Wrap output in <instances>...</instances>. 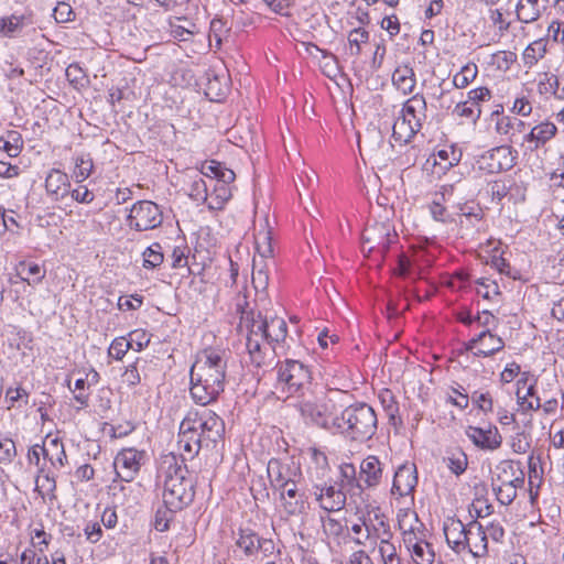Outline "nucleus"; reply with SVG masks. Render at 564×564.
Wrapping results in <instances>:
<instances>
[{
    "mask_svg": "<svg viewBox=\"0 0 564 564\" xmlns=\"http://www.w3.org/2000/svg\"><path fill=\"white\" fill-rule=\"evenodd\" d=\"M510 446L516 454L527 453L531 447L530 434L524 431H517L514 435L511 436Z\"/></svg>",
    "mask_w": 564,
    "mask_h": 564,
    "instance_id": "4d7b16f0",
    "label": "nucleus"
},
{
    "mask_svg": "<svg viewBox=\"0 0 564 564\" xmlns=\"http://www.w3.org/2000/svg\"><path fill=\"white\" fill-rule=\"evenodd\" d=\"M490 98L491 94L487 87H477L468 91L466 100L476 107H480L481 101L489 100Z\"/></svg>",
    "mask_w": 564,
    "mask_h": 564,
    "instance_id": "774afa93",
    "label": "nucleus"
},
{
    "mask_svg": "<svg viewBox=\"0 0 564 564\" xmlns=\"http://www.w3.org/2000/svg\"><path fill=\"white\" fill-rule=\"evenodd\" d=\"M377 423L376 412L370 405L356 403L335 415L332 426L349 441L366 442L376 434Z\"/></svg>",
    "mask_w": 564,
    "mask_h": 564,
    "instance_id": "f03ea898",
    "label": "nucleus"
},
{
    "mask_svg": "<svg viewBox=\"0 0 564 564\" xmlns=\"http://www.w3.org/2000/svg\"><path fill=\"white\" fill-rule=\"evenodd\" d=\"M270 260H263L261 258H253L252 260V285L257 292V303L265 308L267 289L269 285V265Z\"/></svg>",
    "mask_w": 564,
    "mask_h": 564,
    "instance_id": "dca6fc26",
    "label": "nucleus"
},
{
    "mask_svg": "<svg viewBox=\"0 0 564 564\" xmlns=\"http://www.w3.org/2000/svg\"><path fill=\"white\" fill-rule=\"evenodd\" d=\"M300 411H301L302 416L306 421H308L317 426L326 427L327 421L323 414L322 409L317 404L308 402V401L302 402L300 404Z\"/></svg>",
    "mask_w": 564,
    "mask_h": 564,
    "instance_id": "a19ab883",
    "label": "nucleus"
},
{
    "mask_svg": "<svg viewBox=\"0 0 564 564\" xmlns=\"http://www.w3.org/2000/svg\"><path fill=\"white\" fill-rule=\"evenodd\" d=\"M492 490L498 501L503 506H509L517 497V491L511 484H507L505 480H497V478L492 480Z\"/></svg>",
    "mask_w": 564,
    "mask_h": 564,
    "instance_id": "c03bdc74",
    "label": "nucleus"
},
{
    "mask_svg": "<svg viewBox=\"0 0 564 564\" xmlns=\"http://www.w3.org/2000/svg\"><path fill=\"white\" fill-rule=\"evenodd\" d=\"M516 61V53L510 51H498L490 55L489 64L499 70L507 72Z\"/></svg>",
    "mask_w": 564,
    "mask_h": 564,
    "instance_id": "09e8293b",
    "label": "nucleus"
},
{
    "mask_svg": "<svg viewBox=\"0 0 564 564\" xmlns=\"http://www.w3.org/2000/svg\"><path fill=\"white\" fill-rule=\"evenodd\" d=\"M308 498V492H302L299 498L283 500V508L290 516H296L305 511V503Z\"/></svg>",
    "mask_w": 564,
    "mask_h": 564,
    "instance_id": "13d9d810",
    "label": "nucleus"
},
{
    "mask_svg": "<svg viewBox=\"0 0 564 564\" xmlns=\"http://www.w3.org/2000/svg\"><path fill=\"white\" fill-rule=\"evenodd\" d=\"M53 17L57 23H65L74 19V11L66 2H58L53 10Z\"/></svg>",
    "mask_w": 564,
    "mask_h": 564,
    "instance_id": "338daca9",
    "label": "nucleus"
},
{
    "mask_svg": "<svg viewBox=\"0 0 564 564\" xmlns=\"http://www.w3.org/2000/svg\"><path fill=\"white\" fill-rule=\"evenodd\" d=\"M231 197V189L224 183H215L208 196V208L219 210Z\"/></svg>",
    "mask_w": 564,
    "mask_h": 564,
    "instance_id": "58836bf2",
    "label": "nucleus"
},
{
    "mask_svg": "<svg viewBox=\"0 0 564 564\" xmlns=\"http://www.w3.org/2000/svg\"><path fill=\"white\" fill-rule=\"evenodd\" d=\"M525 127V123L516 118L503 116L497 119L496 122V131L500 135H508L514 129H522Z\"/></svg>",
    "mask_w": 564,
    "mask_h": 564,
    "instance_id": "6e6d98bb",
    "label": "nucleus"
},
{
    "mask_svg": "<svg viewBox=\"0 0 564 564\" xmlns=\"http://www.w3.org/2000/svg\"><path fill=\"white\" fill-rule=\"evenodd\" d=\"M445 460L448 469L456 476L462 475L468 465L467 455L462 451H455L451 453V455L446 457Z\"/></svg>",
    "mask_w": 564,
    "mask_h": 564,
    "instance_id": "603ef678",
    "label": "nucleus"
},
{
    "mask_svg": "<svg viewBox=\"0 0 564 564\" xmlns=\"http://www.w3.org/2000/svg\"><path fill=\"white\" fill-rule=\"evenodd\" d=\"M145 454L143 451L135 448H123L115 457L113 466L118 477L121 481L113 480L110 486L112 502L123 505V497L127 491H131L130 485H124L122 481L130 482L139 473L142 460Z\"/></svg>",
    "mask_w": 564,
    "mask_h": 564,
    "instance_id": "39448f33",
    "label": "nucleus"
},
{
    "mask_svg": "<svg viewBox=\"0 0 564 564\" xmlns=\"http://www.w3.org/2000/svg\"><path fill=\"white\" fill-rule=\"evenodd\" d=\"M226 361L220 355H203L191 368V380L207 383L224 391Z\"/></svg>",
    "mask_w": 564,
    "mask_h": 564,
    "instance_id": "0eeeda50",
    "label": "nucleus"
},
{
    "mask_svg": "<svg viewBox=\"0 0 564 564\" xmlns=\"http://www.w3.org/2000/svg\"><path fill=\"white\" fill-rule=\"evenodd\" d=\"M364 143L368 147L370 153L373 156H378L379 152L383 150H388L389 145L384 142L381 131L378 129H372L368 132V134L364 139Z\"/></svg>",
    "mask_w": 564,
    "mask_h": 564,
    "instance_id": "8fccbe9b",
    "label": "nucleus"
},
{
    "mask_svg": "<svg viewBox=\"0 0 564 564\" xmlns=\"http://www.w3.org/2000/svg\"><path fill=\"white\" fill-rule=\"evenodd\" d=\"M557 132V127L551 121H543L534 126L523 135L522 145L528 144L531 152L544 147Z\"/></svg>",
    "mask_w": 564,
    "mask_h": 564,
    "instance_id": "f3484780",
    "label": "nucleus"
},
{
    "mask_svg": "<svg viewBox=\"0 0 564 564\" xmlns=\"http://www.w3.org/2000/svg\"><path fill=\"white\" fill-rule=\"evenodd\" d=\"M185 417L195 427L206 447L223 437L225 424L215 412L208 409L189 410Z\"/></svg>",
    "mask_w": 564,
    "mask_h": 564,
    "instance_id": "423d86ee",
    "label": "nucleus"
},
{
    "mask_svg": "<svg viewBox=\"0 0 564 564\" xmlns=\"http://www.w3.org/2000/svg\"><path fill=\"white\" fill-rule=\"evenodd\" d=\"M69 185L68 175L56 169L50 171L45 178L46 192L56 200L68 194Z\"/></svg>",
    "mask_w": 564,
    "mask_h": 564,
    "instance_id": "b1692460",
    "label": "nucleus"
},
{
    "mask_svg": "<svg viewBox=\"0 0 564 564\" xmlns=\"http://www.w3.org/2000/svg\"><path fill=\"white\" fill-rule=\"evenodd\" d=\"M227 32L226 23L220 18H215L210 22L209 29V42H216V46L219 47L223 41V34Z\"/></svg>",
    "mask_w": 564,
    "mask_h": 564,
    "instance_id": "0e129e2a",
    "label": "nucleus"
},
{
    "mask_svg": "<svg viewBox=\"0 0 564 564\" xmlns=\"http://www.w3.org/2000/svg\"><path fill=\"white\" fill-rule=\"evenodd\" d=\"M191 395L193 400L203 406L214 401L223 390L216 389L207 383L191 380Z\"/></svg>",
    "mask_w": 564,
    "mask_h": 564,
    "instance_id": "c756f323",
    "label": "nucleus"
},
{
    "mask_svg": "<svg viewBox=\"0 0 564 564\" xmlns=\"http://www.w3.org/2000/svg\"><path fill=\"white\" fill-rule=\"evenodd\" d=\"M94 169V163L91 158L88 154H82L75 159V167L73 171V177L76 183H82L86 181Z\"/></svg>",
    "mask_w": 564,
    "mask_h": 564,
    "instance_id": "37998d69",
    "label": "nucleus"
},
{
    "mask_svg": "<svg viewBox=\"0 0 564 564\" xmlns=\"http://www.w3.org/2000/svg\"><path fill=\"white\" fill-rule=\"evenodd\" d=\"M392 85L403 95H410L416 85L415 74L409 65H399L392 74Z\"/></svg>",
    "mask_w": 564,
    "mask_h": 564,
    "instance_id": "bb28decb",
    "label": "nucleus"
},
{
    "mask_svg": "<svg viewBox=\"0 0 564 564\" xmlns=\"http://www.w3.org/2000/svg\"><path fill=\"white\" fill-rule=\"evenodd\" d=\"M420 130V127L398 117L392 127V138L400 144L408 143Z\"/></svg>",
    "mask_w": 564,
    "mask_h": 564,
    "instance_id": "72a5a7b5",
    "label": "nucleus"
},
{
    "mask_svg": "<svg viewBox=\"0 0 564 564\" xmlns=\"http://www.w3.org/2000/svg\"><path fill=\"white\" fill-rule=\"evenodd\" d=\"M516 153L509 145L496 147L485 152L477 163L480 170L488 173L508 171L516 163Z\"/></svg>",
    "mask_w": 564,
    "mask_h": 564,
    "instance_id": "9d476101",
    "label": "nucleus"
},
{
    "mask_svg": "<svg viewBox=\"0 0 564 564\" xmlns=\"http://www.w3.org/2000/svg\"><path fill=\"white\" fill-rule=\"evenodd\" d=\"M268 477L275 489H284L291 485V470L281 460L272 458L267 467Z\"/></svg>",
    "mask_w": 564,
    "mask_h": 564,
    "instance_id": "393cba45",
    "label": "nucleus"
},
{
    "mask_svg": "<svg viewBox=\"0 0 564 564\" xmlns=\"http://www.w3.org/2000/svg\"><path fill=\"white\" fill-rule=\"evenodd\" d=\"M412 557L416 564H433L435 553L433 546L426 542H420V545L414 547L412 551Z\"/></svg>",
    "mask_w": 564,
    "mask_h": 564,
    "instance_id": "3c124183",
    "label": "nucleus"
},
{
    "mask_svg": "<svg viewBox=\"0 0 564 564\" xmlns=\"http://www.w3.org/2000/svg\"><path fill=\"white\" fill-rule=\"evenodd\" d=\"M491 265L498 270L501 274H506L507 276L517 280L520 278L519 270L512 268L505 258L502 257H494L491 261Z\"/></svg>",
    "mask_w": 564,
    "mask_h": 564,
    "instance_id": "69168bd1",
    "label": "nucleus"
},
{
    "mask_svg": "<svg viewBox=\"0 0 564 564\" xmlns=\"http://www.w3.org/2000/svg\"><path fill=\"white\" fill-rule=\"evenodd\" d=\"M466 435L477 447L482 449H497L502 442V437L496 426H489L488 429L468 426Z\"/></svg>",
    "mask_w": 564,
    "mask_h": 564,
    "instance_id": "6ab92c4d",
    "label": "nucleus"
},
{
    "mask_svg": "<svg viewBox=\"0 0 564 564\" xmlns=\"http://www.w3.org/2000/svg\"><path fill=\"white\" fill-rule=\"evenodd\" d=\"M382 466L377 456L369 455L360 464L359 481L368 488L377 487L382 478Z\"/></svg>",
    "mask_w": 564,
    "mask_h": 564,
    "instance_id": "412c9836",
    "label": "nucleus"
},
{
    "mask_svg": "<svg viewBox=\"0 0 564 564\" xmlns=\"http://www.w3.org/2000/svg\"><path fill=\"white\" fill-rule=\"evenodd\" d=\"M525 380H519L518 381V390H517V399L519 404L522 406L523 410H539L541 408L540 398L535 397L534 394V387L531 384L527 388V391L524 394H521V388L520 384L525 386Z\"/></svg>",
    "mask_w": 564,
    "mask_h": 564,
    "instance_id": "79ce46f5",
    "label": "nucleus"
},
{
    "mask_svg": "<svg viewBox=\"0 0 564 564\" xmlns=\"http://www.w3.org/2000/svg\"><path fill=\"white\" fill-rule=\"evenodd\" d=\"M259 535L251 529L240 528L237 532L236 545L243 551L247 556L257 552Z\"/></svg>",
    "mask_w": 564,
    "mask_h": 564,
    "instance_id": "c9c22d12",
    "label": "nucleus"
},
{
    "mask_svg": "<svg viewBox=\"0 0 564 564\" xmlns=\"http://www.w3.org/2000/svg\"><path fill=\"white\" fill-rule=\"evenodd\" d=\"M286 334L288 327L283 318L269 315L268 312L263 315L262 311H259L258 318H252L249 326L247 350L248 352H259L262 347L261 343H263V349L275 351L283 348L281 343L285 340Z\"/></svg>",
    "mask_w": 564,
    "mask_h": 564,
    "instance_id": "7ed1b4c3",
    "label": "nucleus"
},
{
    "mask_svg": "<svg viewBox=\"0 0 564 564\" xmlns=\"http://www.w3.org/2000/svg\"><path fill=\"white\" fill-rule=\"evenodd\" d=\"M307 492L315 497L325 511H339L345 507L346 495L335 486L313 485Z\"/></svg>",
    "mask_w": 564,
    "mask_h": 564,
    "instance_id": "f8f14e48",
    "label": "nucleus"
},
{
    "mask_svg": "<svg viewBox=\"0 0 564 564\" xmlns=\"http://www.w3.org/2000/svg\"><path fill=\"white\" fill-rule=\"evenodd\" d=\"M254 248L256 253L253 258H261L263 260H270L273 264V247H272V228L269 225L268 217H264L259 228L254 227Z\"/></svg>",
    "mask_w": 564,
    "mask_h": 564,
    "instance_id": "a211bd4d",
    "label": "nucleus"
},
{
    "mask_svg": "<svg viewBox=\"0 0 564 564\" xmlns=\"http://www.w3.org/2000/svg\"><path fill=\"white\" fill-rule=\"evenodd\" d=\"M32 19L30 14L15 15L0 19V33L4 36L12 37L20 33L26 25H31Z\"/></svg>",
    "mask_w": 564,
    "mask_h": 564,
    "instance_id": "7c9ffc66",
    "label": "nucleus"
},
{
    "mask_svg": "<svg viewBox=\"0 0 564 564\" xmlns=\"http://www.w3.org/2000/svg\"><path fill=\"white\" fill-rule=\"evenodd\" d=\"M17 456V447L11 438H0V463L10 464Z\"/></svg>",
    "mask_w": 564,
    "mask_h": 564,
    "instance_id": "680f3d73",
    "label": "nucleus"
},
{
    "mask_svg": "<svg viewBox=\"0 0 564 564\" xmlns=\"http://www.w3.org/2000/svg\"><path fill=\"white\" fill-rule=\"evenodd\" d=\"M22 148L23 139L18 131L10 130L6 137H0V150L6 151L9 156L17 158L21 153Z\"/></svg>",
    "mask_w": 564,
    "mask_h": 564,
    "instance_id": "4c0bfd02",
    "label": "nucleus"
},
{
    "mask_svg": "<svg viewBox=\"0 0 564 564\" xmlns=\"http://www.w3.org/2000/svg\"><path fill=\"white\" fill-rule=\"evenodd\" d=\"M26 268V262L25 261H20L19 264L17 265V275L24 282H28V284L30 285H37L40 284L44 276H45V271L42 270V268L36 264V263H32L28 267V275H34L35 278L33 280H30L28 276L23 275V271L25 270Z\"/></svg>",
    "mask_w": 564,
    "mask_h": 564,
    "instance_id": "49530a36",
    "label": "nucleus"
},
{
    "mask_svg": "<svg viewBox=\"0 0 564 564\" xmlns=\"http://www.w3.org/2000/svg\"><path fill=\"white\" fill-rule=\"evenodd\" d=\"M443 531L448 546L457 554L467 551L470 546L471 538L468 535L471 534L470 529L459 519L447 518L444 521Z\"/></svg>",
    "mask_w": 564,
    "mask_h": 564,
    "instance_id": "9b49d317",
    "label": "nucleus"
},
{
    "mask_svg": "<svg viewBox=\"0 0 564 564\" xmlns=\"http://www.w3.org/2000/svg\"><path fill=\"white\" fill-rule=\"evenodd\" d=\"M278 382L275 391L278 399L286 400L294 395H304L311 384V371L302 361L286 359L276 366Z\"/></svg>",
    "mask_w": 564,
    "mask_h": 564,
    "instance_id": "20e7f679",
    "label": "nucleus"
},
{
    "mask_svg": "<svg viewBox=\"0 0 564 564\" xmlns=\"http://www.w3.org/2000/svg\"><path fill=\"white\" fill-rule=\"evenodd\" d=\"M547 53V40L540 39L530 43L522 53L524 67L532 68Z\"/></svg>",
    "mask_w": 564,
    "mask_h": 564,
    "instance_id": "2f4dec72",
    "label": "nucleus"
},
{
    "mask_svg": "<svg viewBox=\"0 0 564 564\" xmlns=\"http://www.w3.org/2000/svg\"><path fill=\"white\" fill-rule=\"evenodd\" d=\"M41 447H43V451H41V455H43L44 458L48 459L52 465H64V462L66 460V453L62 441L55 437L48 442L47 446L41 445Z\"/></svg>",
    "mask_w": 564,
    "mask_h": 564,
    "instance_id": "e433bc0d",
    "label": "nucleus"
},
{
    "mask_svg": "<svg viewBox=\"0 0 564 564\" xmlns=\"http://www.w3.org/2000/svg\"><path fill=\"white\" fill-rule=\"evenodd\" d=\"M399 527L403 532V542L409 551L425 541V530L416 513H404L399 518Z\"/></svg>",
    "mask_w": 564,
    "mask_h": 564,
    "instance_id": "ddd939ff",
    "label": "nucleus"
},
{
    "mask_svg": "<svg viewBox=\"0 0 564 564\" xmlns=\"http://www.w3.org/2000/svg\"><path fill=\"white\" fill-rule=\"evenodd\" d=\"M158 480L163 487V503L171 513L183 510L194 500V480L188 476L184 458H178L173 453L162 456Z\"/></svg>",
    "mask_w": 564,
    "mask_h": 564,
    "instance_id": "f257e3e1",
    "label": "nucleus"
},
{
    "mask_svg": "<svg viewBox=\"0 0 564 564\" xmlns=\"http://www.w3.org/2000/svg\"><path fill=\"white\" fill-rule=\"evenodd\" d=\"M463 156V152L455 145H448L438 150L434 155V165L438 166L442 172L457 165Z\"/></svg>",
    "mask_w": 564,
    "mask_h": 564,
    "instance_id": "c85d7f7f",
    "label": "nucleus"
},
{
    "mask_svg": "<svg viewBox=\"0 0 564 564\" xmlns=\"http://www.w3.org/2000/svg\"><path fill=\"white\" fill-rule=\"evenodd\" d=\"M453 113L459 118H465L471 122H476L480 118L481 109L480 107L469 104L467 100H463L455 106Z\"/></svg>",
    "mask_w": 564,
    "mask_h": 564,
    "instance_id": "864d4df0",
    "label": "nucleus"
},
{
    "mask_svg": "<svg viewBox=\"0 0 564 564\" xmlns=\"http://www.w3.org/2000/svg\"><path fill=\"white\" fill-rule=\"evenodd\" d=\"M503 348L501 338L495 336L488 329H484L470 339L467 349H477V352H499Z\"/></svg>",
    "mask_w": 564,
    "mask_h": 564,
    "instance_id": "a878e982",
    "label": "nucleus"
},
{
    "mask_svg": "<svg viewBox=\"0 0 564 564\" xmlns=\"http://www.w3.org/2000/svg\"><path fill=\"white\" fill-rule=\"evenodd\" d=\"M177 444L178 448L183 452L184 460L186 457L194 458L199 453L200 448L205 446V442L196 433L195 427L191 425L186 417H184L180 424Z\"/></svg>",
    "mask_w": 564,
    "mask_h": 564,
    "instance_id": "4468645a",
    "label": "nucleus"
},
{
    "mask_svg": "<svg viewBox=\"0 0 564 564\" xmlns=\"http://www.w3.org/2000/svg\"><path fill=\"white\" fill-rule=\"evenodd\" d=\"M478 74L477 65L474 63L466 64L460 68L458 73L453 76V85L463 89L467 87L471 82L475 80Z\"/></svg>",
    "mask_w": 564,
    "mask_h": 564,
    "instance_id": "a18cd8bd",
    "label": "nucleus"
},
{
    "mask_svg": "<svg viewBox=\"0 0 564 564\" xmlns=\"http://www.w3.org/2000/svg\"><path fill=\"white\" fill-rule=\"evenodd\" d=\"M379 524L382 528V533H378V539L380 540L379 553L382 561L398 557L395 546L390 542L392 538L390 525L382 520L379 521Z\"/></svg>",
    "mask_w": 564,
    "mask_h": 564,
    "instance_id": "f704fd0d",
    "label": "nucleus"
},
{
    "mask_svg": "<svg viewBox=\"0 0 564 564\" xmlns=\"http://www.w3.org/2000/svg\"><path fill=\"white\" fill-rule=\"evenodd\" d=\"M208 184L199 177L191 185L189 196L196 202H204L208 205Z\"/></svg>",
    "mask_w": 564,
    "mask_h": 564,
    "instance_id": "bf43d9fd",
    "label": "nucleus"
},
{
    "mask_svg": "<svg viewBox=\"0 0 564 564\" xmlns=\"http://www.w3.org/2000/svg\"><path fill=\"white\" fill-rule=\"evenodd\" d=\"M163 221L160 207L151 200H139L130 209L128 225L138 231L151 230Z\"/></svg>",
    "mask_w": 564,
    "mask_h": 564,
    "instance_id": "6e6552de",
    "label": "nucleus"
},
{
    "mask_svg": "<svg viewBox=\"0 0 564 564\" xmlns=\"http://www.w3.org/2000/svg\"><path fill=\"white\" fill-rule=\"evenodd\" d=\"M497 480H505L507 484H511L516 491L521 488L524 484V473L521 469H516L510 462H503L497 468Z\"/></svg>",
    "mask_w": 564,
    "mask_h": 564,
    "instance_id": "473e14b6",
    "label": "nucleus"
},
{
    "mask_svg": "<svg viewBox=\"0 0 564 564\" xmlns=\"http://www.w3.org/2000/svg\"><path fill=\"white\" fill-rule=\"evenodd\" d=\"M426 100L423 95L416 94L409 98L400 112V118L410 121L415 127L422 128L423 122L426 120Z\"/></svg>",
    "mask_w": 564,
    "mask_h": 564,
    "instance_id": "aec40b11",
    "label": "nucleus"
},
{
    "mask_svg": "<svg viewBox=\"0 0 564 564\" xmlns=\"http://www.w3.org/2000/svg\"><path fill=\"white\" fill-rule=\"evenodd\" d=\"M369 40V33L362 29L357 28L349 32L347 37V53L350 56H358L361 53V45L367 44Z\"/></svg>",
    "mask_w": 564,
    "mask_h": 564,
    "instance_id": "ea45409f",
    "label": "nucleus"
},
{
    "mask_svg": "<svg viewBox=\"0 0 564 564\" xmlns=\"http://www.w3.org/2000/svg\"><path fill=\"white\" fill-rule=\"evenodd\" d=\"M456 189H458V187L455 185H444L442 186L441 192L435 195V198L430 205V212L434 220L443 224H447L453 220L451 214L443 206V203L449 202Z\"/></svg>",
    "mask_w": 564,
    "mask_h": 564,
    "instance_id": "4be33fe9",
    "label": "nucleus"
},
{
    "mask_svg": "<svg viewBox=\"0 0 564 564\" xmlns=\"http://www.w3.org/2000/svg\"><path fill=\"white\" fill-rule=\"evenodd\" d=\"M543 6H540L539 0H519L516 6L517 19L525 24L533 23L540 19Z\"/></svg>",
    "mask_w": 564,
    "mask_h": 564,
    "instance_id": "cd10ccee",
    "label": "nucleus"
},
{
    "mask_svg": "<svg viewBox=\"0 0 564 564\" xmlns=\"http://www.w3.org/2000/svg\"><path fill=\"white\" fill-rule=\"evenodd\" d=\"M417 485L416 467L412 463L401 465L394 473L392 494L399 497L411 495Z\"/></svg>",
    "mask_w": 564,
    "mask_h": 564,
    "instance_id": "2eb2a0df",
    "label": "nucleus"
},
{
    "mask_svg": "<svg viewBox=\"0 0 564 564\" xmlns=\"http://www.w3.org/2000/svg\"><path fill=\"white\" fill-rule=\"evenodd\" d=\"M379 399L387 414L393 419L398 413L399 408L392 391L389 389L382 390L379 394Z\"/></svg>",
    "mask_w": 564,
    "mask_h": 564,
    "instance_id": "e2e57ef3",
    "label": "nucleus"
},
{
    "mask_svg": "<svg viewBox=\"0 0 564 564\" xmlns=\"http://www.w3.org/2000/svg\"><path fill=\"white\" fill-rule=\"evenodd\" d=\"M395 239L397 234L389 223H375L362 234V248L368 252L378 251L383 254Z\"/></svg>",
    "mask_w": 564,
    "mask_h": 564,
    "instance_id": "1a4fd4ad",
    "label": "nucleus"
},
{
    "mask_svg": "<svg viewBox=\"0 0 564 564\" xmlns=\"http://www.w3.org/2000/svg\"><path fill=\"white\" fill-rule=\"evenodd\" d=\"M128 339L131 344V350L139 352L147 348L148 344L150 343V335L144 330L137 329L129 334Z\"/></svg>",
    "mask_w": 564,
    "mask_h": 564,
    "instance_id": "052dcab7",
    "label": "nucleus"
},
{
    "mask_svg": "<svg viewBox=\"0 0 564 564\" xmlns=\"http://www.w3.org/2000/svg\"><path fill=\"white\" fill-rule=\"evenodd\" d=\"M143 267L145 269H154L162 264L164 260L162 246L159 242L152 243L143 253Z\"/></svg>",
    "mask_w": 564,
    "mask_h": 564,
    "instance_id": "de8ad7c7",
    "label": "nucleus"
},
{
    "mask_svg": "<svg viewBox=\"0 0 564 564\" xmlns=\"http://www.w3.org/2000/svg\"><path fill=\"white\" fill-rule=\"evenodd\" d=\"M9 347L15 350H32V340L28 338L26 333L22 330H12L8 335Z\"/></svg>",
    "mask_w": 564,
    "mask_h": 564,
    "instance_id": "5fc2aeb1",
    "label": "nucleus"
},
{
    "mask_svg": "<svg viewBox=\"0 0 564 564\" xmlns=\"http://www.w3.org/2000/svg\"><path fill=\"white\" fill-rule=\"evenodd\" d=\"M468 529H470V533L468 534L470 540V546L467 547V551L474 557H482L488 553V539L485 531V528L481 523L476 520H473L468 523Z\"/></svg>",
    "mask_w": 564,
    "mask_h": 564,
    "instance_id": "5701e85b",
    "label": "nucleus"
}]
</instances>
